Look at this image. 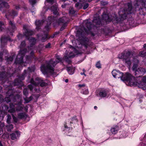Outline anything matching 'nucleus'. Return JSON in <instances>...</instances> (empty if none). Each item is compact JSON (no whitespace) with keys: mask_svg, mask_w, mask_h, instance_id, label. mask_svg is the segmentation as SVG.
Wrapping results in <instances>:
<instances>
[{"mask_svg":"<svg viewBox=\"0 0 146 146\" xmlns=\"http://www.w3.org/2000/svg\"><path fill=\"white\" fill-rule=\"evenodd\" d=\"M61 61L60 58H58L57 60L54 61L52 60L49 61L47 62L45 64L42 65L41 67V70L44 74L48 73L53 74L54 72L53 67L59 61Z\"/></svg>","mask_w":146,"mask_h":146,"instance_id":"f257e3e1","label":"nucleus"},{"mask_svg":"<svg viewBox=\"0 0 146 146\" xmlns=\"http://www.w3.org/2000/svg\"><path fill=\"white\" fill-rule=\"evenodd\" d=\"M26 44L24 41L21 42L20 46V50L17 56V58L15 60V63L16 64H21L25 66L26 65V62H28L29 60L30 57L29 56H27L26 61L25 62L23 61V59L25 54L27 52L26 50L25 49H23V48L25 46Z\"/></svg>","mask_w":146,"mask_h":146,"instance_id":"f03ea898","label":"nucleus"},{"mask_svg":"<svg viewBox=\"0 0 146 146\" xmlns=\"http://www.w3.org/2000/svg\"><path fill=\"white\" fill-rule=\"evenodd\" d=\"M126 77L124 80H127L128 81V84L130 86H137L139 88L142 89L143 90L146 89V84L144 82V84L142 83V81L139 82L137 79L135 78L131 75L127 74Z\"/></svg>","mask_w":146,"mask_h":146,"instance_id":"7ed1b4c3","label":"nucleus"},{"mask_svg":"<svg viewBox=\"0 0 146 146\" xmlns=\"http://www.w3.org/2000/svg\"><path fill=\"white\" fill-rule=\"evenodd\" d=\"M30 83L33 85L32 86L31 84H30L28 86V88L31 91L33 90L34 89L35 91H37V89L35 87L39 84L41 86H46V83L44 82L43 80L41 78L38 77L36 78L35 80L33 78L31 79Z\"/></svg>","mask_w":146,"mask_h":146,"instance_id":"20e7f679","label":"nucleus"},{"mask_svg":"<svg viewBox=\"0 0 146 146\" xmlns=\"http://www.w3.org/2000/svg\"><path fill=\"white\" fill-rule=\"evenodd\" d=\"M18 98L19 100H20V101L19 102L17 105L18 106L17 107H15V105L13 104H10V109L8 110V111L11 113H14L15 112L16 110L15 108H16V110L18 111H22L23 109V108L22 107L20 106L22 102L21 101L22 98L19 95H17L15 97V98Z\"/></svg>","mask_w":146,"mask_h":146,"instance_id":"39448f33","label":"nucleus"},{"mask_svg":"<svg viewBox=\"0 0 146 146\" xmlns=\"http://www.w3.org/2000/svg\"><path fill=\"white\" fill-rule=\"evenodd\" d=\"M23 34L25 36L27 39H29V41L31 43V45H34L36 42L35 39L33 37L30 38H28L29 36L33 35L34 32L31 30L28 29L26 25H24L23 29Z\"/></svg>","mask_w":146,"mask_h":146,"instance_id":"423d86ee","label":"nucleus"},{"mask_svg":"<svg viewBox=\"0 0 146 146\" xmlns=\"http://www.w3.org/2000/svg\"><path fill=\"white\" fill-rule=\"evenodd\" d=\"M131 52L129 51H128L125 55H124L122 53L119 54L118 57L119 59H123V61L129 66L131 63L130 59L133 58V57H131Z\"/></svg>","mask_w":146,"mask_h":146,"instance_id":"0eeeda50","label":"nucleus"},{"mask_svg":"<svg viewBox=\"0 0 146 146\" xmlns=\"http://www.w3.org/2000/svg\"><path fill=\"white\" fill-rule=\"evenodd\" d=\"M111 73L114 77L116 78H121V79L123 81H126L128 83L127 80H125V78L126 77V75L127 74L131 75L129 73H127L124 75H123V73L120 72L119 71L114 70L112 71Z\"/></svg>","mask_w":146,"mask_h":146,"instance_id":"6e6552de","label":"nucleus"},{"mask_svg":"<svg viewBox=\"0 0 146 146\" xmlns=\"http://www.w3.org/2000/svg\"><path fill=\"white\" fill-rule=\"evenodd\" d=\"M84 23H85L86 27L87 28L84 29V31L87 34L90 33V30L91 28V23L88 20L85 21Z\"/></svg>","mask_w":146,"mask_h":146,"instance_id":"1a4fd4ad","label":"nucleus"},{"mask_svg":"<svg viewBox=\"0 0 146 146\" xmlns=\"http://www.w3.org/2000/svg\"><path fill=\"white\" fill-rule=\"evenodd\" d=\"M89 6V4L85 2H83L82 4L81 3H77L75 4V6L77 9H80L83 6L84 9H86Z\"/></svg>","mask_w":146,"mask_h":146,"instance_id":"9d476101","label":"nucleus"},{"mask_svg":"<svg viewBox=\"0 0 146 146\" xmlns=\"http://www.w3.org/2000/svg\"><path fill=\"white\" fill-rule=\"evenodd\" d=\"M9 28L8 29L9 31L8 33H9L10 35H12V33L15 30L16 27H15L14 23L13 21H9Z\"/></svg>","mask_w":146,"mask_h":146,"instance_id":"9b49d317","label":"nucleus"},{"mask_svg":"<svg viewBox=\"0 0 146 146\" xmlns=\"http://www.w3.org/2000/svg\"><path fill=\"white\" fill-rule=\"evenodd\" d=\"M133 57V58H131V59H130L131 61H132V60L133 59V62H135L136 63V64H134V65L132 68V69L134 71L136 72V71L137 70V64H138L139 63V61L136 58H134Z\"/></svg>","mask_w":146,"mask_h":146,"instance_id":"f8f14e48","label":"nucleus"},{"mask_svg":"<svg viewBox=\"0 0 146 146\" xmlns=\"http://www.w3.org/2000/svg\"><path fill=\"white\" fill-rule=\"evenodd\" d=\"M59 24H66L67 22V19L66 17H63L60 18L57 21H56Z\"/></svg>","mask_w":146,"mask_h":146,"instance_id":"ddd939ff","label":"nucleus"},{"mask_svg":"<svg viewBox=\"0 0 146 146\" xmlns=\"http://www.w3.org/2000/svg\"><path fill=\"white\" fill-rule=\"evenodd\" d=\"M20 133L19 132L16 131L15 133H12L10 135L11 139L12 140H15L19 137L20 135Z\"/></svg>","mask_w":146,"mask_h":146,"instance_id":"4468645a","label":"nucleus"},{"mask_svg":"<svg viewBox=\"0 0 146 146\" xmlns=\"http://www.w3.org/2000/svg\"><path fill=\"white\" fill-rule=\"evenodd\" d=\"M145 70L144 68L140 67L136 71L135 73L136 74H140V75L138 76V77H139L143 75L145 73Z\"/></svg>","mask_w":146,"mask_h":146,"instance_id":"2eb2a0df","label":"nucleus"},{"mask_svg":"<svg viewBox=\"0 0 146 146\" xmlns=\"http://www.w3.org/2000/svg\"><path fill=\"white\" fill-rule=\"evenodd\" d=\"M1 47H3V45L5 44L7 40H10V39L9 37H2L1 38Z\"/></svg>","mask_w":146,"mask_h":146,"instance_id":"dca6fc26","label":"nucleus"},{"mask_svg":"<svg viewBox=\"0 0 146 146\" xmlns=\"http://www.w3.org/2000/svg\"><path fill=\"white\" fill-rule=\"evenodd\" d=\"M51 10L53 11L54 14L58 15V11L57 5L55 3L51 7Z\"/></svg>","mask_w":146,"mask_h":146,"instance_id":"f3484780","label":"nucleus"},{"mask_svg":"<svg viewBox=\"0 0 146 146\" xmlns=\"http://www.w3.org/2000/svg\"><path fill=\"white\" fill-rule=\"evenodd\" d=\"M108 92L105 90H100L99 93V95L101 97L104 98L106 97L107 94Z\"/></svg>","mask_w":146,"mask_h":146,"instance_id":"a211bd4d","label":"nucleus"},{"mask_svg":"<svg viewBox=\"0 0 146 146\" xmlns=\"http://www.w3.org/2000/svg\"><path fill=\"white\" fill-rule=\"evenodd\" d=\"M27 115L25 113H20L18 114V118L20 119H26Z\"/></svg>","mask_w":146,"mask_h":146,"instance_id":"6ab92c4d","label":"nucleus"},{"mask_svg":"<svg viewBox=\"0 0 146 146\" xmlns=\"http://www.w3.org/2000/svg\"><path fill=\"white\" fill-rule=\"evenodd\" d=\"M43 23V21L36 20L35 22V24L36 26V29L37 30L40 29V26Z\"/></svg>","mask_w":146,"mask_h":146,"instance_id":"aec40b11","label":"nucleus"},{"mask_svg":"<svg viewBox=\"0 0 146 146\" xmlns=\"http://www.w3.org/2000/svg\"><path fill=\"white\" fill-rule=\"evenodd\" d=\"M2 5L4 6L7 8H8L9 7V6L7 3L3 1L2 0H0V9L2 7Z\"/></svg>","mask_w":146,"mask_h":146,"instance_id":"412c9836","label":"nucleus"},{"mask_svg":"<svg viewBox=\"0 0 146 146\" xmlns=\"http://www.w3.org/2000/svg\"><path fill=\"white\" fill-rule=\"evenodd\" d=\"M82 44L84 46L85 48H87L89 44L88 39L87 38H84V41L82 42Z\"/></svg>","mask_w":146,"mask_h":146,"instance_id":"4be33fe9","label":"nucleus"},{"mask_svg":"<svg viewBox=\"0 0 146 146\" xmlns=\"http://www.w3.org/2000/svg\"><path fill=\"white\" fill-rule=\"evenodd\" d=\"M67 70L69 74L72 75L74 74L75 69L73 67H68L67 68Z\"/></svg>","mask_w":146,"mask_h":146,"instance_id":"5701e85b","label":"nucleus"},{"mask_svg":"<svg viewBox=\"0 0 146 146\" xmlns=\"http://www.w3.org/2000/svg\"><path fill=\"white\" fill-rule=\"evenodd\" d=\"M143 47L145 48V50L143 51L140 52L139 53V55L142 57H144L146 56V44L143 46Z\"/></svg>","mask_w":146,"mask_h":146,"instance_id":"b1692460","label":"nucleus"},{"mask_svg":"<svg viewBox=\"0 0 146 146\" xmlns=\"http://www.w3.org/2000/svg\"><path fill=\"white\" fill-rule=\"evenodd\" d=\"M118 130V127L117 126H115L111 128V131L113 134H115L117 133Z\"/></svg>","mask_w":146,"mask_h":146,"instance_id":"393cba45","label":"nucleus"},{"mask_svg":"<svg viewBox=\"0 0 146 146\" xmlns=\"http://www.w3.org/2000/svg\"><path fill=\"white\" fill-rule=\"evenodd\" d=\"M93 24H95L96 27H98V25H100L101 24V22L99 19H95L93 22Z\"/></svg>","mask_w":146,"mask_h":146,"instance_id":"a878e982","label":"nucleus"},{"mask_svg":"<svg viewBox=\"0 0 146 146\" xmlns=\"http://www.w3.org/2000/svg\"><path fill=\"white\" fill-rule=\"evenodd\" d=\"M56 19L55 18L54 19L53 18H52V17L51 16L49 17L48 19L47 20V22H48V25H50V24L51 23V22L53 21L54 20H56Z\"/></svg>","mask_w":146,"mask_h":146,"instance_id":"bb28decb","label":"nucleus"},{"mask_svg":"<svg viewBox=\"0 0 146 146\" xmlns=\"http://www.w3.org/2000/svg\"><path fill=\"white\" fill-rule=\"evenodd\" d=\"M127 5L128 7V8L127 10V11H128V13H131V10L132 9L131 4V3H127Z\"/></svg>","mask_w":146,"mask_h":146,"instance_id":"cd10ccee","label":"nucleus"},{"mask_svg":"<svg viewBox=\"0 0 146 146\" xmlns=\"http://www.w3.org/2000/svg\"><path fill=\"white\" fill-rule=\"evenodd\" d=\"M28 49L29 50L28 52H30V54L32 56L33 54V47L31 46L30 47H28Z\"/></svg>","mask_w":146,"mask_h":146,"instance_id":"c85d7f7f","label":"nucleus"},{"mask_svg":"<svg viewBox=\"0 0 146 146\" xmlns=\"http://www.w3.org/2000/svg\"><path fill=\"white\" fill-rule=\"evenodd\" d=\"M7 130L8 131H11L12 129L13 128V125L12 124L6 126Z\"/></svg>","mask_w":146,"mask_h":146,"instance_id":"c756f323","label":"nucleus"},{"mask_svg":"<svg viewBox=\"0 0 146 146\" xmlns=\"http://www.w3.org/2000/svg\"><path fill=\"white\" fill-rule=\"evenodd\" d=\"M32 96H30L29 98H24L25 103H28L32 100Z\"/></svg>","mask_w":146,"mask_h":146,"instance_id":"7c9ffc66","label":"nucleus"},{"mask_svg":"<svg viewBox=\"0 0 146 146\" xmlns=\"http://www.w3.org/2000/svg\"><path fill=\"white\" fill-rule=\"evenodd\" d=\"M72 54V53H70V55L68 56H64V59L66 61V59H68L69 58H70L71 57H73L74 56V55H71V54Z\"/></svg>","mask_w":146,"mask_h":146,"instance_id":"2f4dec72","label":"nucleus"},{"mask_svg":"<svg viewBox=\"0 0 146 146\" xmlns=\"http://www.w3.org/2000/svg\"><path fill=\"white\" fill-rule=\"evenodd\" d=\"M104 17H105V20L106 22H110L111 21V20L109 18L108 15H105Z\"/></svg>","mask_w":146,"mask_h":146,"instance_id":"473e14b6","label":"nucleus"},{"mask_svg":"<svg viewBox=\"0 0 146 146\" xmlns=\"http://www.w3.org/2000/svg\"><path fill=\"white\" fill-rule=\"evenodd\" d=\"M17 15V13L14 11H12L11 12L9 15L12 16H15Z\"/></svg>","mask_w":146,"mask_h":146,"instance_id":"72a5a7b5","label":"nucleus"},{"mask_svg":"<svg viewBox=\"0 0 146 146\" xmlns=\"http://www.w3.org/2000/svg\"><path fill=\"white\" fill-rule=\"evenodd\" d=\"M7 123H9L10 122V120L11 119V116L9 115H7Z\"/></svg>","mask_w":146,"mask_h":146,"instance_id":"f704fd0d","label":"nucleus"},{"mask_svg":"<svg viewBox=\"0 0 146 146\" xmlns=\"http://www.w3.org/2000/svg\"><path fill=\"white\" fill-rule=\"evenodd\" d=\"M27 72V71L25 70H24V74L22 75V76L21 77L19 78V79L20 80H23L24 79V75Z\"/></svg>","mask_w":146,"mask_h":146,"instance_id":"c9c22d12","label":"nucleus"},{"mask_svg":"<svg viewBox=\"0 0 146 146\" xmlns=\"http://www.w3.org/2000/svg\"><path fill=\"white\" fill-rule=\"evenodd\" d=\"M83 94L87 95L88 94V91L87 88H85L84 90L83 91Z\"/></svg>","mask_w":146,"mask_h":146,"instance_id":"e433bc0d","label":"nucleus"},{"mask_svg":"<svg viewBox=\"0 0 146 146\" xmlns=\"http://www.w3.org/2000/svg\"><path fill=\"white\" fill-rule=\"evenodd\" d=\"M4 25L0 21V31H2L3 29Z\"/></svg>","mask_w":146,"mask_h":146,"instance_id":"4c0bfd02","label":"nucleus"},{"mask_svg":"<svg viewBox=\"0 0 146 146\" xmlns=\"http://www.w3.org/2000/svg\"><path fill=\"white\" fill-rule=\"evenodd\" d=\"M29 1L31 4L33 5L36 3V0H29Z\"/></svg>","mask_w":146,"mask_h":146,"instance_id":"58836bf2","label":"nucleus"},{"mask_svg":"<svg viewBox=\"0 0 146 146\" xmlns=\"http://www.w3.org/2000/svg\"><path fill=\"white\" fill-rule=\"evenodd\" d=\"M14 56V55H13V57H10L7 59V61L8 62L9 61H12L13 59V57Z\"/></svg>","mask_w":146,"mask_h":146,"instance_id":"ea45409f","label":"nucleus"},{"mask_svg":"<svg viewBox=\"0 0 146 146\" xmlns=\"http://www.w3.org/2000/svg\"><path fill=\"white\" fill-rule=\"evenodd\" d=\"M96 67L98 68H101V64L100 62H98L96 64Z\"/></svg>","mask_w":146,"mask_h":146,"instance_id":"a19ab883","label":"nucleus"},{"mask_svg":"<svg viewBox=\"0 0 146 146\" xmlns=\"http://www.w3.org/2000/svg\"><path fill=\"white\" fill-rule=\"evenodd\" d=\"M28 93V91L27 89H24L23 91V94L24 95L26 96Z\"/></svg>","mask_w":146,"mask_h":146,"instance_id":"79ce46f5","label":"nucleus"},{"mask_svg":"<svg viewBox=\"0 0 146 146\" xmlns=\"http://www.w3.org/2000/svg\"><path fill=\"white\" fill-rule=\"evenodd\" d=\"M19 80L16 79L15 81V85H19V83L20 82H21V80L19 82Z\"/></svg>","mask_w":146,"mask_h":146,"instance_id":"37998d69","label":"nucleus"},{"mask_svg":"<svg viewBox=\"0 0 146 146\" xmlns=\"http://www.w3.org/2000/svg\"><path fill=\"white\" fill-rule=\"evenodd\" d=\"M75 13V11L72 8L69 11V13L71 14H73Z\"/></svg>","mask_w":146,"mask_h":146,"instance_id":"c03bdc74","label":"nucleus"},{"mask_svg":"<svg viewBox=\"0 0 146 146\" xmlns=\"http://www.w3.org/2000/svg\"><path fill=\"white\" fill-rule=\"evenodd\" d=\"M144 82L146 84V76H144L142 79V83L144 84Z\"/></svg>","mask_w":146,"mask_h":146,"instance_id":"a18cd8bd","label":"nucleus"},{"mask_svg":"<svg viewBox=\"0 0 146 146\" xmlns=\"http://www.w3.org/2000/svg\"><path fill=\"white\" fill-rule=\"evenodd\" d=\"M34 68H29L28 69V72H32L33 71H34Z\"/></svg>","mask_w":146,"mask_h":146,"instance_id":"49530a36","label":"nucleus"},{"mask_svg":"<svg viewBox=\"0 0 146 146\" xmlns=\"http://www.w3.org/2000/svg\"><path fill=\"white\" fill-rule=\"evenodd\" d=\"M12 117H13V119L14 121L15 122H17L18 121L17 119V117H15L14 116V115L13 114H12Z\"/></svg>","mask_w":146,"mask_h":146,"instance_id":"de8ad7c7","label":"nucleus"},{"mask_svg":"<svg viewBox=\"0 0 146 146\" xmlns=\"http://www.w3.org/2000/svg\"><path fill=\"white\" fill-rule=\"evenodd\" d=\"M5 125L4 123L0 121V127L2 128L3 127L5 126Z\"/></svg>","mask_w":146,"mask_h":146,"instance_id":"09e8293b","label":"nucleus"},{"mask_svg":"<svg viewBox=\"0 0 146 146\" xmlns=\"http://www.w3.org/2000/svg\"><path fill=\"white\" fill-rule=\"evenodd\" d=\"M51 44L50 43H48V44L46 45L45 47L46 48H49L50 47Z\"/></svg>","mask_w":146,"mask_h":146,"instance_id":"8fccbe9b","label":"nucleus"},{"mask_svg":"<svg viewBox=\"0 0 146 146\" xmlns=\"http://www.w3.org/2000/svg\"><path fill=\"white\" fill-rule=\"evenodd\" d=\"M85 86V85L84 84H79L78 85V86L80 88H81L82 87H84Z\"/></svg>","mask_w":146,"mask_h":146,"instance_id":"3c124183","label":"nucleus"},{"mask_svg":"<svg viewBox=\"0 0 146 146\" xmlns=\"http://www.w3.org/2000/svg\"><path fill=\"white\" fill-rule=\"evenodd\" d=\"M47 2L49 3H50L53 4L54 0H46Z\"/></svg>","mask_w":146,"mask_h":146,"instance_id":"603ef678","label":"nucleus"},{"mask_svg":"<svg viewBox=\"0 0 146 146\" xmlns=\"http://www.w3.org/2000/svg\"><path fill=\"white\" fill-rule=\"evenodd\" d=\"M24 108L25 111H27L28 108V107L27 106H26L25 107H24Z\"/></svg>","mask_w":146,"mask_h":146,"instance_id":"864d4df0","label":"nucleus"},{"mask_svg":"<svg viewBox=\"0 0 146 146\" xmlns=\"http://www.w3.org/2000/svg\"><path fill=\"white\" fill-rule=\"evenodd\" d=\"M45 28L46 29V30H48L49 29V28L48 27V26L47 25L46 26H45Z\"/></svg>","mask_w":146,"mask_h":146,"instance_id":"5fc2aeb1","label":"nucleus"},{"mask_svg":"<svg viewBox=\"0 0 146 146\" xmlns=\"http://www.w3.org/2000/svg\"><path fill=\"white\" fill-rule=\"evenodd\" d=\"M9 98L8 97H7L6 98H5V100H6L7 99H8V100L7 101V102H9L10 101V99H9Z\"/></svg>","mask_w":146,"mask_h":146,"instance_id":"6e6d98bb","label":"nucleus"},{"mask_svg":"<svg viewBox=\"0 0 146 146\" xmlns=\"http://www.w3.org/2000/svg\"><path fill=\"white\" fill-rule=\"evenodd\" d=\"M80 74L81 75H84L85 76H86V74H85L84 72H83V73H81Z\"/></svg>","mask_w":146,"mask_h":146,"instance_id":"4d7b16f0","label":"nucleus"},{"mask_svg":"<svg viewBox=\"0 0 146 146\" xmlns=\"http://www.w3.org/2000/svg\"><path fill=\"white\" fill-rule=\"evenodd\" d=\"M68 79H66L65 80V82L66 83L68 82Z\"/></svg>","mask_w":146,"mask_h":146,"instance_id":"13d9d810","label":"nucleus"},{"mask_svg":"<svg viewBox=\"0 0 146 146\" xmlns=\"http://www.w3.org/2000/svg\"><path fill=\"white\" fill-rule=\"evenodd\" d=\"M64 29V27H62L61 28H60V31H62L63 30V29Z\"/></svg>","mask_w":146,"mask_h":146,"instance_id":"bf43d9fd","label":"nucleus"},{"mask_svg":"<svg viewBox=\"0 0 146 146\" xmlns=\"http://www.w3.org/2000/svg\"><path fill=\"white\" fill-rule=\"evenodd\" d=\"M94 108L95 109V110H96L97 108V107L95 106H94Z\"/></svg>","mask_w":146,"mask_h":146,"instance_id":"052dcab7","label":"nucleus"},{"mask_svg":"<svg viewBox=\"0 0 146 146\" xmlns=\"http://www.w3.org/2000/svg\"><path fill=\"white\" fill-rule=\"evenodd\" d=\"M64 127L65 128H68V127H67V126L66 125V124L64 125Z\"/></svg>","mask_w":146,"mask_h":146,"instance_id":"680f3d73","label":"nucleus"},{"mask_svg":"<svg viewBox=\"0 0 146 146\" xmlns=\"http://www.w3.org/2000/svg\"><path fill=\"white\" fill-rule=\"evenodd\" d=\"M46 38H44V37H43L42 39V41H44V40H44Z\"/></svg>","mask_w":146,"mask_h":146,"instance_id":"e2e57ef3","label":"nucleus"},{"mask_svg":"<svg viewBox=\"0 0 146 146\" xmlns=\"http://www.w3.org/2000/svg\"><path fill=\"white\" fill-rule=\"evenodd\" d=\"M15 8L17 9H18L19 8V7H17V6H16Z\"/></svg>","mask_w":146,"mask_h":146,"instance_id":"0e129e2a","label":"nucleus"},{"mask_svg":"<svg viewBox=\"0 0 146 146\" xmlns=\"http://www.w3.org/2000/svg\"><path fill=\"white\" fill-rule=\"evenodd\" d=\"M62 8H65V5H62Z\"/></svg>","mask_w":146,"mask_h":146,"instance_id":"69168bd1","label":"nucleus"},{"mask_svg":"<svg viewBox=\"0 0 146 146\" xmlns=\"http://www.w3.org/2000/svg\"><path fill=\"white\" fill-rule=\"evenodd\" d=\"M21 36V35H19L18 36V37L19 38V37Z\"/></svg>","mask_w":146,"mask_h":146,"instance_id":"338daca9","label":"nucleus"},{"mask_svg":"<svg viewBox=\"0 0 146 146\" xmlns=\"http://www.w3.org/2000/svg\"><path fill=\"white\" fill-rule=\"evenodd\" d=\"M145 9V10H146V8H145V7H144L143 8H141V9Z\"/></svg>","mask_w":146,"mask_h":146,"instance_id":"774afa93","label":"nucleus"}]
</instances>
